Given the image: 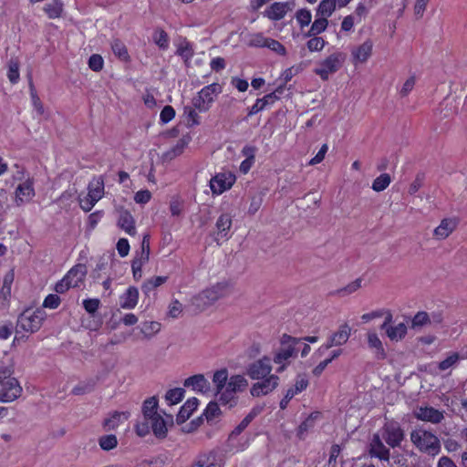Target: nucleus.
Returning a JSON list of instances; mask_svg holds the SVG:
<instances>
[{"label": "nucleus", "instance_id": "f257e3e1", "mask_svg": "<svg viewBox=\"0 0 467 467\" xmlns=\"http://www.w3.org/2000/svg\"><path fill=\"white\" fill-rule=\"evenodd\" d=\"M272 370L271 358L268 356H263L246 367L247 376L257 380L250 388V394L253 397L266 396L279 386L280 378L276 374H272Z\"/></svg>", "mask_w": 467, "mask_h": 467}, {"label": "nucleus", "instance_id": "f03ea898", "mask_svg": "<svg viewBox=\"0 0 467 467\" xmlns=\"http://www.w3.org/2000/svg\"><path fill=\"white\" fill-rule=\"evenodd\" d=\"M404 431L400 424L395 420H387L384 425L372 436L369 443V454L380 461L389 462L390 457L389 447H400L404 440Z\"/></svg>", "mask_w": 467, "mask_h": 467}, {"label": "nucleus", "instance_id": "7ed1b4c3", "mask_svg": "<svg viewBox=\"0 0 467 467\" xmlns=\"http://www.w3.org/2000/svg\"><path fill=\"white\" fill-rule=\"evenodd\" d=\"M14 366L12 364H5L4 361L0 362V401L12 402L18 399L23 389L14 375Z\"/></svg>", "mask_w": 467, "mask_h": 467}, {"label": "nucleus", "instance_id": "20e7f679", "mask_svg": "<svg viewBox=\"0 0 467 467\" xmlns=\"http://www.w3.org/2000/svg\"><path fill=\"white\" fill-rule=\"evenodd\" d=\"M300 340L287 334L281 336L280 346L273 352V361L278 366L275 369L276 374L284 372L291 363V359L297 357L296 345Z\"/></svg>", "mask_w": 467, "mask_h": 467}, {"label": "nucleus", "instance_id": "39448f33", "mask_svg": "<svg viewBox=\"0 0 467 467\" xmlns=\"http://www.w3.org/2000/svg\"><path fill=\"white\" fill-rule=\"evenodd\" d=\"M228 293V285L226 283H218L192 296L191 304L195 307V310L203 311L213 305L218 299L226 296Z\"/></svg>", "mask_w": 467, "mask_h": 467}, {"label": "nucleus", "instance_id": "423d86ee", "mask_svg": "<svg viewBox=\"0 0 467 467\" xmlns=\"http://www.w3.org/2000/svg\"><path fill=\"white\" fill-rule=\"evenodd\" d=\"M410 441L422 452L437 455L441 451V442L431 431L423 428H416L410 432Z\"/></svg>", "mask_w": 467, "mask_h": 467}, {"label": "nucleus", "instance_id": "0eeeda50", "mask_svg": "<svg viewBox=\"0 0 467 467\" xmlns=\"http://www.w3.org/2000/svg\"><path fill=\"white\" fill-rule=\"evenodd\" d=\"M247 387L248 380L244 375L231 376L227 384L218 393L219 401L223 405L234 407L237 403L236 393L244 391Z\"/></svg>", "mask_w": 467, "mask_h": 467}, {"label": "nucleus", "instance_id": "6e6552de", "mask_svg": "<svg viewBox=\"0 0 467 467\" xmlns=\"http://www.w3.org/2000/svg\"><path fill=\"white\" fill-rule=\"evenodd\" d=\"M345 59L346 56L343 52L335 51L318 61L314 72L322 80H328L332 75L337 73L342 67Z\"/></svg>", "mask_w": 467, "mask_h": 467}, {"label": "nucleus", "instance_id": "1a4fd4ad", "mask_svg": "<svg viewBox=\"0 0 467 467\" xmlns=\"http://www.w3.org/2000/svg\"><path fill=\"white\" fill-rule=\"evenodd\" d=\"M166 418L167 420L163 419V417L159 414L147 421L138 422L135 427L137 434L140 437H144L150 433L151 429L157 438H165L168 431V423L172 424V416L166 414Z\"/></svg>", "mask_w": 467, "mask_h": 467}, {"label": "nucleus", "instance_id": "9d476101", "mask_svg": "<svg viewBox=\"0 0 467 467\" xmlns=\"http://www.w3.org/2000/svg\"><path fill=\"white\" fill-rule=\"evenodd\" d=\"M222 91L223 88L219 83H212L203 87L192 99L194 108L200 112L208 111Z\"/></svg>", "mask_w": 467, "mask_h": 467}, {"label": "nucleus", "instance_id": "9b49d317", "mask_svg": "<svg viewBox=\"0 0 467 467\" xmlns=\"http://www.w3.org/2000/svg\"><path fill=\"white\" fill-rule=\"evenodd\" d=\"M46 314L43 310H30L24 311L17 319V332L25 331L28 333L36 332L42 326Z\"/></svg>", "mask_w": 467, "mask_h": 467}, {"label": "nucleus", "instance_id": "f8f14e48", "mask_svg": "<svg viewBox=\"0 0 467 467\" xmlns=\"http://www.w3.org/2000/svg\"><path fill=\"white\" fill-rule=\"evenodd\" d=\"M351 335V328L348 323L339 326L338 329L332 333L327 342L319 347L315 352V356H322L327 350L333 347H339L346 344Z\"/></svg>", "mask_w": 467, "mask_h": 467}, {"label": "nucleus", "instance_id": "ddd939ff", "mask_svg": "<svg viewBox=\"0 0 467 467\" xmlns=\"http://www.w3.org/2000/svg\"><path fill=\"white\" fill-rule=\"evenodd\" d=\"M374 42L370 38L350 48V61L354 67L366 64L373 56Z\"/></svg>", "mask_w": 467, "mask_h": 467}, {"label": "nucleus", "instance_id": "4468645a", "mask_svg": "<svg viewBox=\"0 0 467 467\" xmlns=\"http://www.w3.org/2000/svg\"><path fill=\"white\" fill-rule=\"evenodd\" d=\"M235 175L231 171L217 173L210 180V189L214 195H220L229 190L235 182Z\"/></svg>", "mask_w": 467, "mask_h": 467}, {"label": "nucleus", "instance_id": "2eb2a0df", "mask_svg": "<svg viewBox=\"0 0 467 467\" xmlns=\"http://www.w3.org/2000/svg\"><path fill=\"white\" fill-rule=\"evenodd\" d=\"M35 196L34 179L27 177L19 182L15 190V201L20 203L30 202Z\"/></svg>", "mask_w": 467, "mask_h": 467}, {"label": "nucleus", "instance_id": "dca6fc26", "mask_svg": "<svg viewBox=\"0 0 467 467\" xmlns=\"http://www.w3.org/2000/svg\"><path fill=\"white\" fill-rule=\"evenodd\" d=\"M414 416L420 420L432 424L440 423L444 419L443 411L427 406L417 408L414 410Z\"/></svg>", "mask_w": 467, "mask_h": 467}, {"label": "nucleus", "instance_id": "f3484780", "mask_svg": "<svg viewBox=\"0 0 467 467\" xmlns=\"http://www.w3.org/2000/svg\"><path fill=\"white\" fill-rule=\"evenodd\" d=\"M104 182L101 178H95L89 183L88 187V197L87 201L90 204H95L104 196Z\"/></svg>", "mask_w": 467, "mask_h": 467}, {"label": "nucleus", "instance_id": "a211bd4d", "mask_svg": "<svg viewBox=\"0 0 467 467\" xmlns=\"http://www.w3.org/2000/svg\"><path fill=\"white\" fill-rule=\"evenodd\" d=\"M458 220L455 217L444 218L434 229L433 234L439 240L447 238L457 227Z\"/></svg>", "mask_w": 467, "mask_h": 467}, {"label": "nucleus", "instance_id": "6ab92c4d", "mask_svg": "<svg viewBox=\"0 0 467 467\" xmlns=\"http://www.w3.org/2000/svg\"><path fill=\"white\" fill-rule=\"evenodd\" d=\"M290 9L288 3L275 2L265 9V16L270 20L277 21L284 18Z\"/></svg>", "mask_w": 467, "mask_h": 467}, {"label": "nucleus", "instance_id": "aec40b11", "mask_svg": "<svg viewBox=\"0 0 467 467\" xmlns=\"http://www.w3.org/2000/svg\"><path fill=\"white\" fill-rule=\"evenodd\" d=\"M118 226L125 231L129 235H135L136 227L135 220L131 213L126 210H120L119 212Z\"/></svg>", "mask_w": 467, "mask_h": 467}, {"label": "nucleus", "instance_id": "412c9836", "mask_svg": "<svg viewBox=\"0 0 467 467\" xmlns=\"http://www.w3.org/2000/svg\"><path fill=\"white\" fill-rule=\"evenodd\" d=\"M139 301V290L135 286H130L119 296V306L123 309H133Z\"/></svg>", "mask_w": 467, "mask_h": 467}, {"label": "nucleus", "instance_id": "4be33fe9", "mask_svg": "<svg viewBox=\"0 0 467 467\" xmlns=\"http://www.w3.org/2000/svg\"><path fill=\"white\" fill-rule=\"evenodd\" d=\"M184 386L187 388L191 387L193 390L202 393L210 389V383L202 374L187 378L184 380Z\"/></svg>", "mask_w": 467, "mask_h": 467}, {"label": "nucleus", "instance_id": "5701e85b", "mask_svg": "<svg viewBox=\"0 0 467 467\" xmlns=\"http://www.w3.org/2000/svg\"><path fill=\"white\" fill-rule=\"evenodd\" d=\"M86 273L85 266L78 265L72 267L64 278L69 283V285L72 287H78L83 282Z\"/></svg>", "mask_w": 467, "mask_h": 467}, {"label": "nucleus", "instance_id": "b1692460", "mask_svg": "<svg viewBox=\"0 0 467 467\" xmlns=\"http://www.w3.org/2000/svg\"><path fill=\"white\" fill-rule=\"evenodd\" d=\"M199 400L196 398L189 399L180 409L176 421L178 424L185 422L197 409Z\"/></svg>", "mask_w": 467, "mask_h": 467}, {"label": "nucleus", "instance_id": "393cba45", "mask_svg": "<svg viewBox=\"0 0 467 467\" xmlns=\"http://www.w3.org/2000/svg\"><path fill=\"white\" fill-rule=\"evenodd\" d=\"M130 417L128 411H114L103 421V426L106 431H112L118 428L122 422L127 420Z\"/></svg>", "mask_w": 467, "mask_h": 467}, {"label": "nucleus", "instance_id": "a878e982", "mask_svg": "<svg viewBox=\"0 0 467 467\" xmlns=\"http://www.w3.org/2000/svg\"><path fill=\"white\" fill-rule=\"evenodd\" d=\"M384 331L390 341L398 342L406 337L408 333V327L405 323L400 322L397 325L389 326Z\"/></svg>", "mask_w": 467, "mask_h": 467}, {"label": "nucleus", "instance_id": "bb28decb", "mask_svg": "<svg viewBox=\"0 0 467 467\" xmlns=\"http://www.w3.org/2000/svg\"><path fill=\"white\" fill-rule=\"evenodd\" d=\"M261 408H253L250 412L242 420V421L232 431L229 438L234 439V437L241 434L251 421L261 412Z\"/></svg>", "mask_w": 467, "mask_h": 467}, {"label": "nucleus", "instance_id": "cd10ccee", "mask_svg": "<svg viewBox=\"0 0 467 467\" xmlns=\"http://www.w3.org/2000/svg\"><path fill=\"white\" fill-rule=\"evenodd\" d=\"M139 328L142 334V338L149 340L161 331V325L157 321H144Z\"/></svg>", "mask_w": 467, "mask_h": 467}, {"label": "nucleus", "instance_id": "c85d7f7f", "mask_svg": "<svg viewBox=\"0 0 467 467\" xmlns=\"http://www.w3.org/2000/svg\"><path fill=\"white\" fill-rule=\"evenodd\" d=\"M368 345V348L374 350L376 356L379 358H383L385 357V350L383 348V344L376 332H368L367 334Z\"/></svg>", "mask_w": 467, "mask_h": 467}, {"label": "nucleus", "instance_id": "c756f323", "mask_svg": "<svg viewBox=\"0 0 467 467\" xmlns=\"http://www.w3.org/2000/svg\"><path fill=\"white\" fill-rule=\"evenodd\" d=\"M110 47L114 55L121 61H130V55L126 45L119 38H113L110 41Z\"/></svg>", "mask_w": 467, "mask_h": 467}, {"label": "nucleus", "instance_id": "7c9ffc66", "mask_svg": "<svg viewBox=\"0 0 467 467\" xmlns=\"http://www.w3.org/2000/svg\"><path fill=\"white\" fill-rule=\"evenodd\" d=\"M158 409V399L156 397H150L147 399L142 405V413L144 420L147 421L150 419L159 415Z\"/></svg>", "mask_w": 467, "mask_h": 467}, {"label": "nucleus", "instance_id": "2f4dec72", "mask_svg": "<svg viewBox=\"0 0 467 467\" xmlns=\"http://www.w3.org/2000/svg\"><path fill=\"white\" fill-rule=\"evenodd\" d=\"M232 226V218L229 214H222L216 222L218 236L228 238V232Z\"/></svg>", "mask_w": 467, "mask_h": 467}, {"label": "nucleus", "instance_id": "473e14b6", "mask_svg": "<svg viewBox=\"0 0 467 467\" xmlns=\"http://www.w3.org/2000/svg\"><path fill=\"white\" fill-rule=\"evenodd\" d=\"M177 55L182 57L185 62L190 60L193 56V48L189 41L186 39H180L176 44Z\"/></svg>", "mask_w": 467, "mask_h": 467}, {"label": "nucleus", "instance_id": "72a5a7b5", "mask_svg": "<svg viewBox=\"0 0 467 467\" xmlns=\"http://www.w3.org/2000/svg\"><path fill=\"white\" fill-rule=\"evenodd\" d=\"M15 274L10 270L4 277L3 286L0 290V300L6 301L11 296V286L14 282Z\"/></svg>", "mask_w": 467, "mask_h": 467}, {"label": "nucleus", "instance_id": "f704fd0d", "mask_svg": "<svg viewBox=\"0 0 467 467\" xmlns=\"http://www.w3.org/2000/svg\"><path fill=\"white\" fill-rule=\"evenodd\" d=\"M308 386V379L305 375H298L296 379L295 384L293 387L289 388L286 390V394L291 396L293 399L296 395L305 390Z\"/></svg>", "mask_w": 467, "mask_h": 467}, {"label": "nucleus", "instance_id": "c9c22d12", "mask_svg": "<svg viewBox=\"0 0 467 467\" xmlns=\"http://www.w3.org/2000/svg\"><path fill=\"white\" fill-rule=\"evenodd\" d=\"M44 11L49 18H57L63 12V3L61 0H52L45 5Z\"/></svg>", "mask_w": 467, "mask_h": 467}, {"label": "nucleus", "instance_id": "e433bc0d", "mask_svg": "<svg viewBox=\"0 0 467 467\" xmlns=\"http://www.w3.org/2000/svg\"><path fill=\"white\" fill-rule=\"evenodd\" d=\"M320 417L319 412L311 413L298 427L297 435L303 438L304 435L312 428H314L316 420Z\"/></svg>", "mask_w": 467, "mask_h": 467}, {"label": "nucleus", "instance_id": "4c0bfd02", "mask_svg": "<svg viewBox=\"0 0 467 467\" xmlns=\"http://www.w3.org/2000/svg\"><path fill=\"white\" fill-rule=\"evenodd\" d=\"M337 0H322L317 8V16L329 17L335 11Z\"/></svg>", "mask_w": 467, "mask_h": 467}, {"label": "nucleus", "instance_id": "58836bf2", "mask_svg": "<svg viewBox=\"0 0 467 467\" xmlns=\"http://www.w3.org/2000/svg\"><path fill=\"white\" fill-rule=\"evenodd\" d=\"M167 280L166 276H153L148 280H146L142 285L141 289L144 294L149 295L151 291H153L156 287L164 284Z\"/></svg>", "mask_w": 467, "mask_h": 467}, {"label": "nucleus", "instance_id": "ea45409f", "mask_svg": "<svg viewBox=\"0 0 467 467\" xmlns=\"http://www.w3.org/2000/svg\"><path fill=\"white\" fill-rule=\"evenodd\" d=\"M184 393L185 391L182 388L170 389L165 394V400L170 406L178 404L183 399Z\"/></svg>", "mask_w": 467, "mask_h": 467}, {"label": "nucleus", "instance_id": "a19ab883", "mask_svg": "<svg viewBox=\"0 0 467 467\" xmlns=\"http://www.w3.org/2000/svg\"><path fill=\"white\" fill-rule=\"evenodd\" d=\"M148 255L145 252H140L139 256L133 259L131 268L135 278L141 277V267L148 262Z\"/></svg>", "mask_w": 467, "mask_h": 467}, {"label": "nucleus", "instance_id": "79ce46f5", "mask_svg": "<svg viewBox=\"0 0 467 467\" xmlns=\"http://www.w3.org/2000/svg\"><path fill=\"white\" fill-rule=\"evenodd\" d=\"M228 380V371L226 368H222L214 372L213 377V382L216 386L217 394L227 384Z\"/></svg>", "mask_w": 467, "mask_h": 467}, {"label": "nucleus", "instance_id": "37998d69", "mask_svg": "<svg viewBox=\"0 0 467 467\" xmlns=\"http://www.w3.org/2000/svg\"><path fill=\"white\" fill-rule=\"evenodd\" d=\"M191 140L190 136H183L181 138L176 145L169 151L166 152V157L169 159H172L182 153L184 148L189 144Z\"/></svg>", "mask_w": 467, "mask_h": 467}, {"label": "nucleus", "instance_id": "c03bdc74", "mask_svg": "<svg viewBox=\"0 0 467 467\" xmlns=\"http://www.w3.org/2000/svg\"><path fill=\"white\" fill-rule=\"evenodd\" d=\"M153 42L162 50L169 47L170 40L167 33L162 29H157L152 36Z\"/></svg>", "mask_w": 467, "mask_h": 467}, {"label": "nucleus", "instance_id": "a18cd8bd", "mask_svg": "<svg viewBox=\"0 0 467 467\" xmlns=\"http://www.w3.org/2000/svg\"><path fill=\"white\" fill-rule=\"evenodd\" d=\"M390 182H391V178H390L389 174L381 173L379 176H378L373 181L372 189L378 192H382L386 188H388V186L390 184Z\"/></svg>", "mask_w": 467, "mask_h": 467}, {"label": "nucleus", "instance_id": "49530a36", "mask_svg": "<svg viewBox=\"0 0 467 467\" xmlns=\"http://www.w3.org/2000/svg\"><path fill=\"white\" fill-rule=\"evenodd\" d=\"M327 18L324 16H320L315 19L313 22L310 31L308 33L309 36H317L322 32H324L327 27Z\"/></svg>", "mask_w": 467, "mask_h": 467}, {"label": "nucleus", "instance_id": "de8ad7c7", "mask_svg": "<svg viewBox=\"0 0 467 467\" xmlns=\"http://www.w3.org/2000/svg\"><path fill=\"white\" fill-rule=\"evenodd\" d=\"M99 446L104 451H110L118 445L117 437L113 434L101 436L99 440Z\"/></svg>", "mask_w": 467, "mask_h": 467}, {"label": "nucleus", "instance_id": "09e8293b", "mask_svg": "<svg viewBox=\"0 0 467 467\" xmlns=\"http://www.w3.org/2000/svg\"><path fill=\"white\" fill-rule=\"evenodd\" d=\"M460 358L461 357L458 353H451L444 360L441 361L438 364V368L441 371L447 370L455 366L457 362L460 360Z\"/></svg>", "mask_w": 467, "mask_h": 467}, {"label": "nucleus", "instance_id": "8fccbe9b", "mask_svg": "<svg viewBox=\"0 0 467 467\" xmlns=\"http://www.w3.org/2000/svg\"><path fill=\"white\" fill-rule=\"evenodd\" d=\"M326 44L327 42L323 37L314 36L307 41L306 47L310 52H319L325 47Z\"/></svg>", "mask_w": 467, "mask_h": 467}, {"label": "nucleus", "instance_id": "3c124183", "mask_svg": "<svg viewBox=\"0 0 467 467\" xmlns=\"http://www.w3.org/2000/svg\"><path fill=\"white\" fill-rule=\"evenodd\" d=\"M267 39L263 33H254L250 35L248 45L254 47H265Z\"/></svg>", "mask_w": 467, "mask_h": 467}, {"label": "nucleus", "instance_id": "603ef678", "mask_svg": "<svg viewBox=\"0 0 467 467\" xmlns=\"http://www.w3.org/2000/svg\"><path fill=\"white\" fill-rule=\"evenodd\" d=\"M296 19L301 27H305L311 23V12L307 9H300L296 14Z\"/></svg>", "mask_w": 467, "mask_h": 467}, {"label": "nucleus", "instance_id": "864d4df0", "mask_svg": "<svg viewBox=\"0 0 467 467\" xmlns=\"http://www.w3.org/2000/svg\"><path fill=\"white\" fill-rule=\"evenodd\" d=\"M361 283H362V280L360 278H358L355 281L347 285L345 287L337 290V293L339 296L350 295L361 287Z\"/></svg>", "mask_w": 467, "mask_h": 467}, {"label": "nucleus", "instance_id": "5fc2aeb1", "mask_svg": "<svg viewBox=\"0 0 467 467\" xmlns=\"http://www.w3.org/2000/svg\"><path fill=\"white\" fill-rule=\"evenodd\" d=\"M265 47L269 48L270 50L274 51L275 53L285 56L286 54V49L279 41L275 40L273 38H269L266 41Z\"/></svg>", "mask_w": 467, "mask_h": 467}, {"label": "nucleus", "instance_id": "6e6d98bb", "mask_svg": "<svg viewBox=\"0 0 467 467\" xmlns=\"http://www.w3.org/2000/svg\"><path fill=\"white\" fill-rule=\"evenodd\" d=\"M219 413L220 409L218 404L216 402H210L207 405L202 415L206 418L208 421H212L219 415Z\"/></svg>", "mask_w": 467, "mask_h": 467}, {"label": "nucleus", "instance_id": "4d7b16f0", "mask_svg": "<svg viewBox=\"0 0 467 467\" xmlns=\"http://www.w3.org/2000/svg\"><path fill=\"white\" fill-rule=\"evenodd\" d=\"M7 77L12 83L19 79V64L16 60H11L8 66Z\"/></svg>", "mask_w": 467, "mask_h": 467}, {"label": "nucleus", "instance_id": "13d9d810", "mask_svg": "<svg viewBox=\"0 0 467 467\" xmlns=\"http://www.w3.org/2000/svg\"><path fill=\"white\" fill-rule=\"evenodd\" d=\"M175 117V110L171 106H165L160 113V121L162 124H167Z\"/></svg>", "mask_w": 467, "mask_h": 467}, {"label": "nucleus", "instance_id": "bf43d9fd", "mask_svg": "<svg viewBox=\"0 0 467 467\" xmlns=\"http://www.w3.org/2000/svg\"><path fill=\"white\" fill-rule=\"evenodd\" d=\"M431 322V318L426 312H418L411 320L412 327H422Z\"/></svg>", "mask_w": 467, "mask_h": 467}, {"label": "nucleus", "instance_id": "052dcab7", "mask_svg": "<svg viewBox=\"0 0 467 467\" xmlns=\"http://www.w3.org/2000/svg\"><path fill=\"white\" fill-rule=\"evenodd\" d=\"M104 60L100 55L94 54L88 59V67L93 71L99 72L103 68Z\"/></svg>", "mask_w": 467, "mask_h": 467}, {"label": "nucleus", "instance_id": "680f3d73", "mask_svg": "<svg viewBox=\"0 0 467 467\" xmlns=\"http://www.w3.org/2000/svg\"><path fill=\"white\" fill-rule=\"evenodd\" d=\"M61 303L60 297L56 294H49L43 302L46 308L56 309Z\"/></svg>", "mask_w": 467, "mask_h": 467}, {"label": "nucleus", "instance_id": "e2e57ef3", "mask_svg": "<svg viewBox=\"0 0 467 467\" xmlns=\"http://www.w3.org/2000/svg\"><path fill=\"white\" fill-rule=\"evenodd\" d=\"M100 305V301L98 298H89L83 301V306L85 310L89 314L97 312Z\"/></svg>", "mask_w": 467, "mask_h": 467}, {"label": "nucleus", "instance_id": "0e129e2a", "mask_svg": "<svg viewBox=\"0 0 467 467\" xmlns=\"http://www.w3.org/2000/svg\"><path fill=\"white\" fill-rule=\"evenodd\" d=\"M327 144H323L319 149L318 152L309 161V165H317L323 161L327 152Z\"/></svg>", "mask_w": 467, "mask_h": 467}, {"label": "nucleus", "instance_id": "69168bd1", "mask_svg": "<svg viewBox=\"0 0 467 467\" xmlns=\"http://www.w3.org/2000/svg\"><path fill=\"white\" fill-rule=\"evenodd\" d=\"M31 101H32L34 109L39 115H42L44 113V107H43V104H42L40 99L38 98V96L36 95V92L33 87H31Z\"/></svg>", "mask_w": 467, "mask_h": 467}, {"label": "nucleus", "instance_id": "338daca9", "mask_svg": "<svg viewBox=\"0 0 467 467\" xmlns=\"http://www.w3.org/2000/svg\"><path fill=\"white\" fill-rule=\"evenodd\" d=\"M142 100L144 105L150 109H154L159 107L157 99L150 92H146L145 94H143Z\"/></svg>", "mask_w": 467, "mask_h": 467}, {"label": "nucleus", "instance_id": "774afa93", "mask_svg": "<svg viewBox=\"0 0 467 467\" xmlns=\"http://www.w3.org/2000/svg\"><path fill=\"white\" fill-rule=\"evenodd\" d=\"M117 250L121 257H125L129 254L130 244L127 239L120 238L117 243Z\"/></svg>", "mask_w": 467, "mask_h": 467}]
</instances>
